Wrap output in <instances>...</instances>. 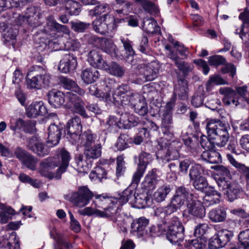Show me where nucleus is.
<instances>
[{
	"label": "nucleus",
	"mask_w": 249,
	"mask_h": 249,
	"mask_svg": "<svg viewBox=\"0 0 249 249\" xmlns=\"http://www.w3.org/2000/svg\"><path fill=\"white\" fill-rule=\"evenodd\" d=\"M217 235L218 236L220 240L224 246L228 243L232 237L233 234L231 231L226 229H222L219 231Z\"/></svg>",
	"instance_id": "nucleus-51"
},
{
	"label": "nucleus",
	"mask_w": 249,
	"mask_h": 249,
	"mask_svg": "<svg viewBox=\"0 0 249 249\" xmlns=\"http://www.w3.org/2000/svg\"><path fill=\"white\" fill-rule=\"evenodd\" d=\"M195 197L189 190L183 186L178 187L176 191V194L172 198V204L175 206L180 207L187 204L192 201Z\"/></svg>",
	"instance_id": "nucleus-11"
},
{
	"label": "nucleus",
	"mask_w": 249,
	"mask_h": 249,
	"mask_svg": "<svg viewBox=\"0 0 249 249\" xmlns=\"http://www.w3.org/2000/svg\"><path fill=\"white\" fill-rule=\"evenodd\" d=\"M187 81L184 78H180L178 80V84L175 87L174 94L178 96L180 99H185L187 97L188 89Z\"/></svg>",
	"instance_id": "nucleus-28"
},
{
	"label": "nucleus",
	"mask_w": 249,
	"mask_h": 249,
	"mask_svg": "<svg viewBox=\"0 0 249 249\" xmlns=\"http://www.w3.org/2000/svg\"><path fill=\"white\" fill-rule=\"evenodd\" d=\"M119 122L120 119L119 120L114 116H110L106 124V128L110 131L116 130L118 127L121 128L122 126L120 125Z\"/></svg>",
	"instance_id": "nucleus-58"
},
{
	"label": "nucleus",
	"mask_w": 249,
	"mask_h": 249,
	"mask_svg": "<svg viewBox=\"0 0 249 249\" xmlns=\"http://www.w3.org/2000/svg\"><path fill=\"white\" fill-rule=\"evenodd\" d=\"M128 137L124 134H121L118 139L115 146L117 150L122 151L128 147Z\"/></svg>",
	"instance_id": "nucleus-60"
},
{
	"label": "nucleus",
	"mask_w": 249,
	"mask_h": 249,
	"mask_svg": "<svg viewBox=\"0 0 249 249\" xmlns=\"http://www.w3.org/2000/svg\"><path fill=\"white\" fill-rule=\"evenodd\" d=\"M240 192V190L239 187L233 183L229 190H227L226 192H224V194L227 196L228 200L232 202L237 198Z\"/></svg>",
	"instance_id": "nucleus-48"
},
{
	"label": "nucleus",
	"mask_w": 249,
	"mask_h": 249,
	"mask_svg": "<svg viewBox=\"0 0 249 249\" xmlns=\"http://www.w3.org/2000/svg\"><path fill=\"white\" fill-rule=\"evenodd\" d=\"M94 196L96 199L104 201L105 203L106 198L103 195L94 194L87 187L82 186L78 188L77 192L71 193L70 200L77 206L83 207L88 205L90 200Z\"/></svg>",
	"instance_id": "nucleus-5"
},
{
	"label": "nucleus",
	"mask_w": 249,
	"mask_h": 249,
	"mask_svg": "<svg viewBox=\"0 0 249 249\" xmlns=\"http://www.w3.org/2000/svg\"><path fill=\"white\" fill-rule=\"evenodd\" d=\"M119 123L122 126V128L129 129L136 125L137 122L132 115L125 113L121 115Z\"/></svg>",
	"instance_id": "nucleus-39"
},
{
	"label": "nucleus",
	"mask_w": 249,
	"mask_h": 249,
	"mask_svg": "<svg viewBox=\"0 0 249 249\" xmlns=\"http://www.w3.org/2000/svg\"><path fill=\"white\" fill-rule=\"evenodd\" d=\"M178 69L184 75L188 74L193 70V66L184 61L180 60L175 64Z\"/></svg>",
	"instance_id": "nucleus-59"
},
{
	"label": "nucleus",
	"mask_w": 249,
	"mask_h": 249,
	"mask_svg": "<svg viewBox=\"0 0 249 249\" xmlns=\"http://www.w3.org/2000/svg\"><path fill=\"white\" fill-rule=\"evenodd\" d=\"M167 226L165 223L160 224L157 226H153L149 229V231L152 236H159L163 234H166Z\"/></svg>",
	"instance_id": "nucleus-49"
},
{
	"label": "nucleus",
	"mask_w": 249,
	"mask_h": 249,
	"mask_svg": "<svg viewBox=\"0 0 249 249\" xmlns=\"http://www.w3.org/2000/svg\"><path fill=\"white\" fill-rule=\"evenodd\" d=\"M182 144L178 141H173L169 144L165 152L159 151L157 154V158H160L163 162H167L172 160H178L180 156L179 151Z\"/></svg>",
	"instance_id": "nucleus-7"
},
{
	"label": "nucleus",
	"mask_w": 249,
	"mask_h": 249,
	"mask_svg": "<svg viewBox=\"0 0 249 249\" xmlns=\"http://www.w3.org/2000/svg\"><path fill=\"white\" fill-rule=\"evenodd\" d=\"M114 19L108 14H105L92 22L94 30L100 34H105L113 28Z\"/></svg>",
	"instance_id": "nucleus-8"
},
{
	"label": "nucleus",
	"mask_w": 249,
	"mask_h": 249,
	"mask_svg": "<svg viewBox=\"0 0 249 249\" xmlns=\"http://www.w3.org/2000/svg\"><path fill=\"white\" fill-rule=\"evenodd\" d=\"M158 181L156 171L153 169L145 176L144 180L142 182V185L145 189L152 191L155 188Z\"/></svg>",
	"instance_id": "nucleus-23"
},
{
	"label": "nucleus",
	"mask_w": 249,
	"mask_h": 249,
	"mask_svg": "<svg viewBox=\"0 0 249 249\" xmlns=\"http://www.w3.org/2000/svg\"><path fill=\"white\" fill-rule=\"evenodd\" d=\"M143 30L148 34H159L160 27L157 25V21L152 18H145L143 21Z\"/></svg>",
	"instance_id": "nucleus-31"
},
{
	"label": "nucleus",
	"mask_w": 249,
	"mask_h": 249,
	"mask_svg": "<svg viewBox=\"0 0 249 249\" xmlns=\"http://www.w3.org/2000/svg\"><path fill=\"white\" fill-rule=\"evenodd\" d=\"M58 160H56L59 168L57 169L56 178H60L61 174L65 172L69 166L71 159L70 153L64 148L59 149L56 151Z\"/></svg>",
	"instance_id": "nucleus-12"
},
{
	"label": "nucleus",
	"mask_w": 249,
	"mask_h": 249,
	"mask_svg": "<svg viewBox=\"0 0 249 249\" xmlns=\"http://www.w3.org/2000/svg\"><path fill=\"white\" fill-rule=\"evenodd\" d=\"M227 124L218 119H209L206 121V129L208 137L202 135L200 137V143L205 149H213L215 145L224 146L229 138Z\"/></svg>",
	"instance_id": "nucleus-1"
},
{
	"label": "nucleus",
	"mask_w": 249,
	"mask_h": 249,
	"mask_svg": "<svg viewBox=\"0 0 249 249\" xmlns=\"http://www.w3.org/2000/svg\"><path fill=\"white\" fill-rule=\"evenodd\" d=\"M68 133H73L82 132L81 119L79 117H75L70 119L67 124Z\"/></svg>",
	"instance_id": "nucleus-36"
},
{
	"label": "nucleus",
	"mask_w": 249,
	"mask_h": 249,
	"mask_svg": "<svg viewBox=\"0 0 249 249\" xmlns=\"http://www.w3.org/2000/svg\"><path fill=\"white\" fill-rule=\"evenodd\" d=\"M102 145L96 143L93 145L84 148V155L87 160H95L101 157Z\"/></svg>",
	"instance_id": "nucleus-24"
},
{
	"label": "nucleus",
	"mask_w": 249,
	"mask_h": 249,
	"mask_svg": "<svg viewBox=\"0 0 249 249\" xmlns=\"http://www.w3.org/2000/svg\"><path fill=\"white\" fill-rule=\"evenodd\" d=\"M208 61L210 65L214 66L224 64L226 62V59L220 55L210 56Z\"/></svg>",
	"instance_id": "nucleus-64"
},
{
	"label": "nucleus",
	"mask_w": 249,
	"mask_h": 249,
	"mask_svg": "<svg viewBox=\"0 0 249 249\" xmlns=\"http://www.w3.org/2000/svg\"><path fill=\"white\" fill-rule=\"evenodd\" d=\"M203 160L212 164L219 163L221 162L220 154L213 149L203 151L201 154Z\"/></svg>",
	"instance_id": "nucleus-30"
},
{
	"label": "nucleus",
	"mask_w": 249,
	"mask_h": 249,
	"mask_svg": "<svg viewBox=\"0 0 249 249\" xmlns=\"http://www.w3.org/2000/svg\"><path fill=\"white\" fill-rule=\"evenodd\" d=\"M171 189L168 186L164 185L160 187L154 194L153 198L158 202L164 200Z\"/></svg>",
	"instance_id": "nucleus-42"
},
{
	"label": "nucleus",
	"mask_w": 249,
	"mask_h": 249,
	"mask_svg": "<svg viewBox=\"0 0 249 249\" xmlns=\"http://www.w3.org/2000/svg\"><path fill=\"white\" fill-rule=\"evenodd\" d=\"M65 2H67L66 7L71 15H79L81 11L79 3L71 0H67Z\"/></svg>",
	"instance_id": "nucleus-52"
},
{
	"label": "nucleus",
	"mask_w": 249,
	"mask_h": 249,
	"mask_svg": "<svg viewBox=\"0 0 249 249\" xmlns=\"http://www.w3.org/2000/svg\"><path fill=\"white\" fill-rule=\"evenodd\" d=\"M202 172V167L199 164H196L192 166L189 171V177L191 180H194L201 177Z\"/></svg>",
	"instance_id": "nucleus-54"
},
{
	"label": "nucleus",
	"mask_w": 249,
	"mask_h": 249,
	"mask_svg": "<svg viewBox=\"0 0 249 249\" xmlns=\"http://www.w3.org/2000/svg\"><path fill=\"white\" fill-rule=\"evenodd\" d=\"M103 70L117 77H122L125 73L124 68L115 62L109 64L107 63Z\"/></svg>",
	"instance_id": "nucleus-25"
},
{
	"label": "nucleus",
	"mask_w": 249,
	"mask_h": 249,
	"mask_svg": "<svg viewBox=\"0 0 249 249\" xmlns=\"http://www.w3.org/2000/svg\"><path fill=\"white\" fill-rule=\"evenodd\" d=\"M95 139L96 136L93 135L90 131H86L81 135L80 144L84 147V148L96 144Z\"/></svg>",
	"instance_id": "nucleus-37"
},
{
	"label": "nucleus",
	"mask_w": 249,
	"mask_h": 249,
	"mask_svg": "<svg viewBox=\"0 0 249 249\" xmlns=\"http://www.w3.org/2000/svg\"><path fill=\"white\" fill-rule=\"evenodd\" d=\"M51 77L43 68L36 66L27 74L26 82L28 89H39L49 86Z\"/></svg>",
	"instance_id": "nucleus-3"
},
{
	"label": "nucleus",
	"mask_w": 249,
	"mask_h": 249,
	"mask_svg": "<svg viewBox=\"0 0 249 249\" xmlns=\"http://www.w3.org/2000/svg\"><path fill=\"white\" fill-rule=\"evenodd\" d=\"M48 101L55 108H58L65 103L66 106L73 112L84 117H88L84 108L85 103L82 99L73 92L64 94L61 91H50L48 93Z\"/></svg>",
	"instance_id": "nucleus-2"
},
{
	"label": "nucleus",
	"mask_w": 249,
	"mask_h": 249,
	"mask_svg": "<svg viewBox=\"0 0 249 249\" xmlns=\"http://www.w3.org/2000/svg\"><path fill=\"white\" fill-rule=\"evenodd\" d=\"M111 8L109 4L107 3L98 5L95 6L93 9L89 11V15L91 17H96L104 13H109Z\"/></svg>",
	"instance_id": "nucleus-45"
},
{
	"label": "nucleus",
	"mask_w": 249,
	"mask_h": 249,
	"mask_svg": "<svg viewBox=\"0 0 249 249\" xmlns=\"http://www.w3.org/2000/svg\"><path fill=\"white\" fill-rule=\"evenodd\" d=\"M53 30L57 32H62L66 35H69L70 32L66 26L59 24L52 17H50L47 18V22L45 27L44 32L46 34L51 35L50 32Z\"/></svg>",
	"instance_id": "nucleus-17"
},
{
	"label": "nucleus",
	"mask_w": 249,
	"mask_h": 249,
	"mask_svg": "<svg viewBox=\"0 0 249 249\" xmlns=\"http://www.w3.org/2000/svg\"><path fill=\"white\" fill-rule=\"evenodd\" d=\"M77 62L76 57L73 53H68L64 55L60 61L58 70L63 73H68L73 71L77 67Z\"/></svg>",
	"instance_id": "nucleus-13"
},
{
	"label": "nucleus",
	"mask_w": 249,
	"mask_h": 249,
	"mask_svg": "<svg viewBox=\"0 0 249 249\" xmlns=\"http://www.w3.org/2000/svg\"><path fill=\"white\" fill-rule=\"evenodd\" d=\"M210 219L213 222H221L224 221L227 218V213L224 208H218L213 209L208 214Z\"/></svg>",
	"instance_id": "nucleus-29"
},
{
	"label": "nucleus",
	"mask_w": 249,
	"mask_h": 249,
	"mask_svg": "<svg viewBox=\"0 0 249 249\" xmlns=\"http://www.w3.org/2000/svg\"><path fill=\"white\" fill-rule=\"evenodd\" d=\"M77 170L80 173H88L90 165L84 160L82 155L79 154L75 157Z\"/></svg>",
	"instance_id": "nucleus-43"
},
{
	"label": "nucleus",
	"mask_w": 249,
	"mask_h": 249,
	"mask_svg": "<svg viewBox=\"0 0 249 249\" xmlns=\"http://www.w3.org/2000/svg\"><path fill=\"white\" fill-rule=\"evenodd\" d=\"M71 28L75 32H84L89 28L90 23L82 21L71 22Z\"/></svg>",
	"instance_id": "nucleus-57"
},
{
	"label": "nucleus",
	"mask_w": 249,
	"mask_h": 249,
	"mask_svg": "<svg viewBox=\"0 0 249 249\" xmlns=\"http://www.w3.org/2000/svg\"><path fill=\"white\" fill-rule=\"evenodd\" d=\"M37 162V159L29 153L24 160L21 161V163L25 166L32 170L36 169Z\"/></svg>",
	"instance_id": "nucleus-55"
},
{
	"label": "nucleus",
	"mask_w": 249,
	"mask_h": 249,
	"mask_svg": "<svg viewBox=\"0 0 249 249\" xmlns=\"http://www.w3.org/2000/svg\"><path fill=\"white\" fill-rule=\"evenodd\" d=\"M27 147L30 150L41 157H44L48 153V150L45 147L43 143L36 136H34L28 140Z\"/></svg>",
	"instance_id": "nucleus-14"
},
{
	"label": "nucleus",
	"mask_w": 249,
	"mask_h": 249,
	"mask_svg": "<svg viewBox=\"0 0 249 249\" xmlns=\"http://www.w3.org/2000/svg\"><path fill=\"white\" fill-rule=\"evenodd\" d=\"M62 86L66 89L71 90L79 95H83L85 93L83 89H80L73 80L67 78H63L61 80Z\"/></svg>",
	"instance_id": "nucleus-38"
},
{
	"label": "nucleus",
	"mask_w": 249,
	"mask_h": 249,
	"mask_svg": "<svg viewBox=\"0 0 249 249\" xmlns=\"http://www.w3.org/2000/svg\"><path fill=\"white\" fill-rule=\"evenodd\" d=\"M116 207H111L108 205L107 207L103 208L102 210L100 209L101 208L99 206H96L95 208L88 207L79 210L78 213L82 215H95L100 217H108L116 214Z\"/></svg>",
	"instance_id": "nucleus-9"
},
{
	"label": "nucleus",
	"mask_w": 249,
	"mask_h": 249,
	"mask_svg": "<svg viewBox=\"0 0 249 249\" xmlns=\"http://www.w3.org/2000/svg\"><path fill=\"white\" fill-rule=\"evenodd\" d=\"M134 1L151 14H157L159 12L158 6L149 0H134Z\"/></svg>",
	"instance_id": "nucleus-35"
},
{
	"label": "nucleus",
	"mask_w": 249,
	"mask_h": 249,
	"mask_svg": "<svg viewBox=\"0 0 249 249\" xmlns=\"http://www.w3.org/2000/svg\"><path fill=\"white\" fill-rule=\"evenodd\" d=\"M102 43H104V45L103 46V50L104 51L112 55L115 54L116 47L111 40L102 39Z\"/></svg>",
	"instance_id": "nucleus-53"
},
{
	"label": "nucleus",
	"mask_w": 249,
	"mask_h": 249,
	"mask_svg": "<svg viewBox=\"0 0 249 249\" xmlns=\"http://www.w3.org/2000/svg\"><path fill=\"white\" fill-rule=\"evenodd\" d=\"M227 157L230 163L242 172L246 179L249 181V167H246L244 164L237 161L231 155L227 154Z\"/></svg>",
	"instance_id": "nucleus-40"
},
{
	"label": "nucleus",
	"mask_w": 249,
	"mask_h": 249,
	"mask_svg": "<svg viewBox=\"0 0 249 249\" xmlns=\"http://www.w3.org/2000/svg\"><path fill=\"white\" fill-rule=\"evenodd\" d=\"M238 239L240 245L243 249H249V229L240 231Z\"/></svg>",
	"instance_id": "nucleus-46"
},
{
	"label": "nucleus",
	"mask_w": 249,
	"mask_h": 249,
	"mask_svg": "<svg viewBox=\"0 0 249 249\" xmlns=\"http://www.w3.org/2000/svg\"><path fill=\"white\" fill-rule=\"evenodd\" d=\"M163 136L158 140V145L160 147V150L159 151H164L166 150L168 147L169 146V141L168 138H171L173 136V135L169 132L163 131Z\"/></svg>",
	"instance_id": "nucleus-50"
},
{
	"label": "nucleus",
	"mask_w": 249,
	"mask_h": 249,
	"mask_svg": "<svg viewBox=\"0 0 249 249\" xmlns=\"http://www.w3.org/2000/svg\"><path fill=\"white\" fill-rule=\"evenodd\" d=\"M88 61L94 67L103 70L107 62L103 60L101 54L97 50H92L88 54Z\"/></svg>",
	"instance_id": "nucleus-21"
},
{
	"label": "nucleus",
	"mask_w": 249,
	"mask_h": 249,
	"mask_svg": "<svg viewBox=\"0 0 249 249\" xmlns=\"http://www.w3.org/2000/svg\"><path fill=\"white\" fill-rule=\"evenodd\" d=\"M219 93L224 95L222 101L223 103L227 106L231 105V104L237 106L238 101L235 99L236 96V92L229 87L221 88L219 89Z\"/></svg>",
	"instance_id": "nucleus-20"
},
{
	"label": "nucleus",
	"mask_w": 249,
	"mask_h": 249,
	"mask_svg": "<svg viewBox=\"0 0 249 249\" xmlns=\"http://www.w3.org/2000/svg\"><path fill=\"white\" fill-rule=\"evenodd\" d=\"M62 127L52 124L48 128L47 142L52 146L57 145L60 139Z\"/></svg>",
	"instance_id": "nucleus-19"
},
{
	"label": "nucleus",
	"mask_w": 249,
	"mask_h": 249,
	"mask_svg": "<svg viewBox=\"0 0 249 249\" xmlns=\"http://www.w3.org/2000/svg\"><path fill=\"white\" fill-rule=\"evenodd\" d=\"M161 67L159 62L152 61L141 67L139 69L140 73L145 81H153L158 77Z\"/></svg>",
	"instance_id": "nucleus-10"
},
{
	"label": "nucleus",
	"mask_w": 249,
	"mask_h": 249,
	"mask_svg": "<svg viewBox=\"0 0 249 249\" xmlns=\"http://www.w3.org/2000/svg\"><path fill=\"white\" fill-rule=\"evenodd\" d=\"M213 84L216 85H225L227 84V82H226L220 75H213L210 77L209 80L206 84V90L207 91H211Z\"/></svg>",
	"instance_id": "nucleus-44"
},
{
	"label": "nucleus",
	"mask_w": 249,
	"mask_h": 249,
	"mask_svg": "<svg viewBox=\"0 0 249 249\" xmlns=\"http://www.w3.org/2000/svg\"><path fill=\"white\" fill-rule=\"evenodd\" d=\"M131 93L129 86L125 84H122L117 88L112 95L119 98L125 95H130Z\"/></svg>",
	"instance_id": "nucleus-56"
},
{
	"label": "nucleus",
	"mask_w": 249,
	"mask_h": 249,
	"mask_svg": "<svg viewBox=\"0 0 249 249\" xmlns=\"http://www.w3.org/2000/svg\"><path fill=\"white\" fill-rule=\"evenodd\" d=\"M167 228V231H176L178 235L177 238L178 239H184V227L177 217H173L171 219Z\"/></svg>",
	"instance_id": "nucleus-27"
},
{
	"label": "nucleus",
	"mask_w": 249,
	"mask_h": 249,
	"mask_svg": "<svg viewBox=\"0 0 249 249\" xmlns=\"http://www.w3.org/2000/svg\"><path fill=\"white\" fill-rule=\"evenodd\" d=\"M148 220L144 217H141L131 224L132 232H140L141 235L143 234V231L148 224Z\"/></svg>",
	"instance_id": "nucleus-34"
},
{
	"label": "nucleus",
	"mask_w": 249,
	"mask_h": 249,
	"mask_svg": "<svg viewBox=\"0 0 249 249\" xmlns=\"http://www.w3.org/2000/svg\"><path fill=\"white\" fill-rule=\"evenodd\" d=\"M111 87L106 86L104 90L101 91L94 86L89 87V92L92 95H94L100 100L106 102H117L123 105L132 106L134 102L133 95L136 93H131L130 95H125L121 97L117 98L115 96L111 97Z\"/></svg>",
	"instance_id": "nucleus-4"
},
{
	"label": "nucleus",
	"mask_w": 249,
	"mask_h": 249,
	"mask_svg": "<svg viewBox=\"0 0 249 249\" xmlns=\"http://www.w3.org/2000/svg\"><path fill=\"white\" fill-rule=\"evenodd\" d=\"M10 128L14 131L22 128L28 133H33L36 130L34 123H26L21 119H18L14 123L11 122Z\"/></svg>",
	"instance_id": "nucleus-26"
},
{
	"label": "nucleus",
	"mask_w": 249,
	"mask_h": 249,
	"mask_svg": "<svg viewBox=\"0 0 249 249\" xmlns=\"http://www.w3.org/2000/svg\"><path fill=\"white\" fill-rule=\"evenodd\" d=\"M99 73L95 69H86L81 74V77L84 82L90 84L95 81L99 77Z\"/></svg>",
	"instance_id": "nucleus-32"
},
{
	"label": "nucleus",
	"mask_w": 249,
	"mask_h": 249,
	"mask_svg": "<svg viewBox=\"0 0 249 249\" xmlns=\"http://www.w3.org/2000/svg\"><path fill=\"white\" fill-rule=\"evenodd\" d=\"M139 159L138 166L142 168L144 167V169H146L147 164L152 160V156L150 154L142 152L139 155Z\"/></svg>",
	"instance_id": "nucleus-62"
},
{
	"label": "nucleus",
	"mask_w": 249,
	"mask_h": 249,
	"mask_svg": "<svg viewBox=\"0 0 249 249\" xmlns=\"http://www.w3.org/2000/svg\"><path fill=\"white\" fill-rule=\"evenodd\" d=\"M221 194L214 190L213 187H209L204 198V203L206 206H209L220 202Z\"/></svg>",
	"instance_id": "nucleus-22"
},
{
	"label": "nucleus",
	"mask_w": 249,
	"mask_h": 249,
	"mask_svg": "<svg viewBox=\"0 0 249 249\" xmlns=\"http://www.w3.org/2000/svg\"><path fill=\"white\" fill-rule=\"evenodd\" d=\"M193 181V186L195 188L200 191H203L208 186L206 179L202 176Z\"/></svg>",
	"instance_id": "nucleus-63"
},
{
	"label": "nucleus",
	"mask_w": 249,
	"mask_h": 249,
	"mask_svg": "<svg viewBox=\"0 0 249 249\" xmlns=\"http://www.w3.org/2000/svg\"><path fill=\"white\" fill-rule=\"evenodd\" d=\"M58 166L56 159L50 158L44 160L40 163L39 172L43 176H46L47 172L51 169Z\"/></svg>",
	"instance_id": "nucleus-33"
},
{
	"label": "nucleus",
	"mask_w": 249,
	"mask_h": 249,
	"mask_svg": "<svg viewBox=\"0 0 249 249\" xmlns=\"http://www.w3.org/2000/svg\"><path fill=\"white\" fill-rule=\"evenodd\" d=\"M115 5L117 9L116 12L119 14L126 15L131 11V4L126 0H116Z\"/></svg>",
	"instance_id": "nucleus-41"
},
{
	"label": "nucleus",
	"mask_w": 249,
	"mask_h": 249,
	"mask_svg": "<svg viewBox=\"0 0 249 249\" xmlns=\"http://www.w3.org/2000/svg\"><path fill=\"white\" fill-rule=\"evenodd\" d=\"M186 212L189 214L196 217L202 218L205 215V211L200 202L196 200L195 197L190 203L187 204Z\"/></svg>",
	"instance_id": "nucleus-15"
},
{
	"label": "nucleus",
	"mask_w": 249,
	"mask_h": 249,
	"mask_svg": "<svg viewBox=\"0 0 249 249\" xmlns=\"http://www.w3.org/2000/svg\"><path fill=\"white\" fill-rule=\"evenodd\" d=\"M172 123V114L169 112H166L163 114L161 127L166 130H169L171 127Z\"/></svg>",
	"instance_id": "nucleus-61"
},
{
	"label": "nucleus",
	"mask_w": 249,
	"mask_h": 249,
	"mask_svg": "<svg viewBox=\"0 0 249 249\" xmlns=\"http://www.w3.org/2000/svg\"><path fill=\"white\" fill-rule=\"evenodd\" d=\"M46 112V108L42 101L33 102L26 108V115L29 118L44 115Z\"/></svg>",
	"instance_id": "nucleus-16"
},
{
	"label": "nucleus",
	"mask_w": 249,
	"mask_h": 249,
	"mask_svg": "<svg viewBox=\"0 0 249 249\" xmlns=\"http://www.w3.org/2000/svg\"><path fill=\"white\" fill-rule=\"evenodd\" d=\"M134 102L132 103V107L135 112L141 116L146 115L148 112V107L145 100L139 94L133 95Z\"/></svg>",
	"instance_id": "nucleus-18"
},
{
	"label": "nucleus",
	"mask_w": 249,
	"mask_h": 249,
	"mask_svg": "<svg viewBox=\"0 0 249 249\" xmlns=\"http://www.w3.org/2000/svg\"><path fill=\"white\" fill-rule=\"evenodd\" d=\"M146 196L144 194L141 193L135 195L134 200H132L131 206L138 209L143 208L146 204Z\"/></svg>",
	"instance_id": "nucleus-47"
},
{
	"label": "nucleus",
	"mask_w": 249,
	"mask_h": 249,
	"mask_svg": "<svg viewBox=\"0 0 249 249\" xmlns=\"http://www.w3.org/2000/svg\"><path fill=\"white\" fill-rule=\"evenodd\" d=\"M136 190L134 188L128 187L124 191L119 198H106L105 203L110 205L111 207H117L116 213L119 209V205H123L129 202L131 205L132 200H134Z\"/></svg>",
	"instance_id": "nucleus-6"
}]
</instances>
